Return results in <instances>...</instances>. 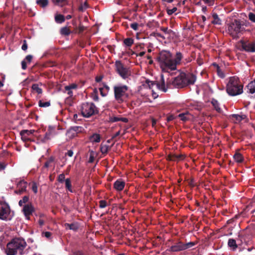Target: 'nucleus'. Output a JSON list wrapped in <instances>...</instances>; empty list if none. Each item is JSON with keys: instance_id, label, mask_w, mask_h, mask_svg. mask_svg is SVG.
Here are the masks:
<instances>
[{"instance_id": "f257e3e1", "label": "nucleus", "mask_w": 255, "mask_h": 255, "mask_svg": "<svg viewBox=\"0 0 255 255\" xmlns=\"http://www.w3.org/2000/svg\"><path fill=\"white\" fill-rule=\"evenodd\" d=\"M27 246L25 241L21 238H15L11 240L7 245L5 253L7 255H22Z\"/></svg>"}, {"instance_id": "f03ea898", "label": "nucleus", "mask_w": 255, "mask_h": 255, "mask_svg": "<svg viewBox=\"0 0 255 255\" xmlns=\"http://www.w3.org/2000/svg\"><path fill=\"white\" fill-rule=\"evenodd\" d=\"M196 80V76L192 73L181 72L172 81L176 88H181L188 85H193Z\"/></svg>"}, {"instance_id": "7ed1b4c3", "label": "nucleus", "mask_w": 255, "mask_h": 255, "mask_svg": "<svg viewBox=\"0 0 255 255\" xmlns=\"http://www.w3.org/2000/svg\"><path fill=\"white\" fill-rule=\"evenodd\" d=\"M156 60L162 71H172V67L173 66L172 54L169 51L162 50L160 52L157 56Z\"/></svg>"}, {"instance_id": "20e7f679", "label": "nucleus", "mask_w": 255, "mask_h": 255, "mask_svg": "<svg viewBox=\"0 0 255 255\" xmlns=\"http://www.w3.org/2000/svg\"><path fill=\"white\" fill-rule=\"evenodd\" d=\"M243 88L238 77H231L227 85V92L230 95L234 96L242 94Z\"/></svg>"}, {"instance_id": "39448f33", "label": "nucleus", "mask_w": 255, "mask_h": 255, "mask_svg": "<svg viewBox=\"0 0 255 255\" xmlns=\"http://www.w3.org/2000/svg\"><path fill=\"white\" fill-rule=\"evenodd\" d=\"M244 22L240 19H232L228 24L227 29L229 34L234 38L239 37L238 35L245 30Z\"/></svg>"}, {"instance_id": "423d86ee", "label": "nucleus", "mask_w": 255, "mask_h": 255, "mask_svg": "<svg viewBox=\"0 0 255 255\" xmlns=\"http://www.w3.org/2000/svg\"><path fill=\"white\" fill-rule=\"evenodd\" d=\"M128 87L127 85H118L114 87L115 98L119 103H123L128 97L127 93Z\"/></svg>"}, {"instance_id": "0eeeda50", "label": "nucleus", "mask_w": 255, "mask_h": 255, "mask_svg": "<svg viewBox=\"0 0 255 255\" xmlns=\"http://www.w3.org/2000/svg\"><path fill=\"white\" fill-rule=\"evenodd\" d=\"M81 113L83 117L89 118L98 113V108L94 104L85 103L81 106Z\"/></svg>"}, {"instance_id": "6e6552de", "label": "nucleus", "mask_w": 255, "mask_h": 255, "mask_svg": "<svg viewBox=\"0 0 255 255\" xmlns=\"http://www.w3.org/2000/svg\"><path fill=\"white\" fill-rule=\"evenodd\" d=\"M116 71L124 79L128 78L131 75V72L128 67L126 66L121 61L115 62Z\"/></svg>"}, {"instance_id": "1a4fd4ad", "label": "nucleus", "mask_w": 255, "mask_h": 255, "mask_svg": "<svg viewBox=\"0 0 255 255\" xmlns=\"http://www.w3.org/2000/svg\"><path fill=\"white\" fill-rule=\"evenodd\" d=\"M146 82L150 89H152L154 86H155L158 89L161 91L166 92L167 91L168 86H165L164 76L162 74L161 75L159 81H151L147 80Z\"/></svg>"}, {"instance_id": "9d476101", "label": "nucleus", "mask_w": 255, "mask_h": 255, "mask_svg": "<svg viewBox=\"0 0 255 255\" xmlns=\"http://www.w3.org/2000/svg\"><path fill=\"white\" fill-rule=\"evenodd\" d=\"M10 210L8 205L5 203H0V219L2 220H10Z\"/></svg>"}, {"instance_id": "9b49d317", "label": "nucleus", "mask_w": 255, "mask_h": 255, "mask_svg": "<svg viewBox=\"0 0 255 255\" xmlns=\"http://www.w3.org/2000/svg\"><path fill=\"white\" fill-rule=\"evenodd\" d=\"M242 50L248 52H255V40L240 41Z\"/></svg>"}, {"instance_id": "f8f14e48", "label": "nucleus", "mask_w": 255, "mask_h": 255, "mask_svg": "<svg viewBox=\"0 0 255 255\" xmlns=\"http://www.w3.org/2000/svg\"><path fill=\"white\" fill-rule=\"evenodd\" d=\"M22 211L24 215L25 218L30 219V216L35 211V209L31 203L25 204L22 208Z\"/></svg>"}, {"instance_id": "ddd939ff", "label": "nucleus", "mask_w": 255, "mask_h": 255, "mask_svg": "<svg viewBox=\"0 0 255 255\" xmlns=\"http://www.w3.org/2000/svg\"><path fill=\"white\" fill-rule=\"evenodd\" d=\"M183 57V55L180 52H176L175 58L174 59L172 57V61L173 64V66L172 67V71L176 69L177 65H179L181 63V61Z\"/></svg>"}, {"instance_id": "4468645a", "label": "nucleus", "mask_w": 255, "mask_h": 255, "mask_svg": "<svg viewBox=\"0 0 255 255\" xmlns=\"http://www.w3.org/2000/svg\"><path fill=\"white\" fill-rule=\"evenodd\" d=\"M52 130H54V128H51V127H49L47 131L45 133L44 136H40L38 137V140L40 141V142L42 143H46L49 140H50L52 137Z\"/></svg>"}, {"instance_id": "2eb2a0df", "label": "nucleus", "mask_w": 255, "mask_h": 255, "mask_svg": "<svg viewBox=\"0 0 255 255\" xmlns=\"http://www.w3.org/2000/svg\"><path fill=\"white\" fill-rule=\"evenodd\" d=\"M184 250L183 243L181 242L175 243L168 249V251L170 252H178Z\"/></svg>"}, {"instance_id": "dca6fc26", "label": "nucleus", "mask_w": 255, "mask_h": 255, "mask_svg": "<svg viewBox=\"0 0 255 255\" xmlns=\"http://www.w3.org/2000/svg\"><path fill=\"white\" fill-rule=\"evenodd\" d=\"M34 132V130H22L20 132L22 140L24 141H29L30 138L28 136L33 134Z\"/></svg>"}, {"instance_id": "f3484780", "label": "nucleus", "mask_w": 255, "mask_h": 255, "mask_svg": "<svg viewBox=\"0 0 255 255\" xmlns=\"http://www.w3.org/2000/svg\"><path fill=\"white\" fill-rule=\"evenodd\" d=\"M125 186V182L122 179L117 180L114 183V188L118 191H122Z\"/></svg>"}, {"instance_id": "a211bd4d", "label": "nucleus", "mask_w": 255, "mask_h": 255, "mask_svg": "<svg viewBox=\"0 0 255 255\" xmlns=\"http://www.w3.org/2000/svg\"><path fill=\"white\" fill-rule=\"evenodd\" d=\"M247 118L246 115L244 114L238 115L233 114L230 116V119L235 123H239L242 120Z\"/></svg>"}, {"instance_id": "6ab92c4d", "label": "nucleus", "mask_w": 255, "mask_h": 255, "mask_svg": "<svg viewBox=\"0 0 255 255\" xmlns=\"http://www.w3.org/2000/svg\"><path fill=\"white\" fill-rule=\"evenodd\" d=\"M84 130V128L82 127L79 126H75V127H71L69 129L67 130V134H70L72 132H76L77 134L78 133L82 132Z\"/></svg>"}, {"instance_id": "aec40b11", "label": "nucleus", "mask_w": 255, "mask_h": 255, "mask_svg": "<svg viewBox=\"0 0 255 255\" xmlns=\"http://www.w3.org/2000/svg\"><path fill=\"white\" fill-rule=\"evenodd\" d=\"M51 2L54 5L63 7L69 3L68 0H51Z\"/></svg>"}, {"instance_id": "412c9836", "label": "nucleus", "mask_w": 255, "mask_h": 255, "mask_svg": "<svg viewBox=\"0 0 255 255\" xmlns=\"http://www.w3.org/2000/svg\"><path fill=\"white\" fill-rule=\"evenodd\" d=\"M64 226L66 229H69L74 231H77L79 228V224L77 222L72 224L65 223Z\"/></svg>"}, {"instance_id": "4be33fe9", "label": "nucleus", "mask_w": 255, "mask_h": 255, "mask_svg": "<svg viewBox=\"0 0 255 255\" xmlns=\"http://www.w3.org/2000/svg\"><path fill=\"white\" fill-rule=\"evenodd\" d=\"M178 117L181 120L185 122L190 119L191 116L188 113V112H185L179 114Z\"/></svg>"}, {"instance_id": "5701e85b", "label": "nucleus", "mask_w": 255, "mask_h": 255, "mask_svg": "<svg viewBox=\"0 0 255 255\" xmlns=\"http://www.w3.org/2000/svg\"><path fill=\"white\" fill-rule=\"evenodd\" d=\"M27 182L24 180H20L17 184V188L18 189H21V190L24 191V192L26 191L27 188Z\"/></svg>"}, {"instance_id": "b1692460", "label": "nucleus", "mask_w": 255, "mask_h": 255, "mask_svg": "<svg viewBox=\"0 0 255 255\" xmlns=\"http://www.w3.org/2000/svg\"><path fill=\"white\" fill-rule=\"evenodd\" d=\"M233 158L235 161L238 163H242L244 161V157L242 154L238 152H236L234 154Z\"/></svg>"}, {"instance_id": "393cba45", "label": "nucleus", "mask_w": 255, "mask_h": 255, "mask_svg": "<svg viewBox=\"0 0 255 255\" xmlns=\"http://www.w3.org/2000/svg\"><path fill=\"white\" fill-rule=\"evenodd\" d=\"M213 20L212 21V23L217 25H221L222 20L219 17L218 15L216 13H214L212 15Z\"/></svg>"}, {"instance_id": "a878e982", "label": "nucleus", "mask_w": 255, "mask_h": 255, "mask_svg": "<svg viewBox=\"0 0 255 255\" xmlns=\"http://www.w3.org/2000/svg\"><path fill=\"white\" fill-rule=\"evenodd\" d=\"M55 20L57 23H62L65 21V17L61 14H56L55 15Z\"/></svg>"}, {"instance_id": "bb28decb", "label": "nucleus", "mask_w": 255, "mask_h": 255, "mask_svg": "<svg viewBox=\"0 0 255 255\" xmlns=\"http://www.w3.org/2000/svg\"><path fill=\"white\" fill-rule=\"evenodd\" d=\"M228 245L229 247L232 249L233 251H235L238 248V246L236 244V241L233 239H230L228 240Z\"/></svg>"}, {"instance_id": "cd10ccee", "label": "nucleus", "mask_w": 255, "mask_h": 255, "mask_svg": "<svg viewBox=\"0 0 255 255\" xmlns=\"http://www.w3.org/2000/svg\"><path fill=\"white\" fill-rule=\"evenodd\" d=\"M124 44L127 47H130L134 43V39L132 38L129 37L124 39Z\"/></svg>"}, {"instance_id": "c85d7f7f", "label": "nucleus", "mask_w": 255, "mask_h": 255, "mask_svg": "<svg viewBox=\"0 0 255 255\" xmlns=\"http://www.w3.org/2000/svg\"><path fill=\"white\" fill-rule=\"evenodd\" d=\"M90 140L92 142H99L101 140V136L99 134L94 133L90 137Z\"/></svg>"}, {"instance_id": "c756f323", "label": "nucleus", "mask_w": 255, "mask_h": 255, "mask_svg": "<svg viewBox=\"0 0 255 255\" xmlns=\"http://www.w3.org/2000/svg\"><path fill=\"white\" fill-rule=\"evenodd\" d=\"M114 145V143L112 144V145L111 146H109V145H101V148H100V150H101V152H102V153L103 154H106L108 151L111 149L112 146H113Z\"/></svg>"}, {"instance_id": "7c9ffc66", "label": "nucleus", "mask_w": 255, "mask_h": 255, "mask_svg": "<svg viewBox=\"0 0 255 255\" xmlns=\"http://www.w3.org/2000/svg\"><path fill=\"white\" fill-rule=\"evenodd\" d=\"M248 89L251 94L255 93V80L250 82L247 86Z\"/></svg>"}, {"instance_id": "2f4dec72", "label": "nucleus", "mask_w": 255, "mask_h": 255, "mask_svg": "<svg viewBox=\"0 0 255 255\" xmlns=\"http://www.w3.org/2000/svg\"><path fill=\"white\" fill-rule=\"evenodd\" d=\"M36 3L42 8L46 7L49 3L48 0H37Z\"/></svg>"}, {"instance_id": "473e14b6", "label": "nucleus", "mask_w": 255, "mask_h": 255, "mask_svg": "<svg viewBox=\"0 0 255 255\" xmlns=\"http://www.w3.org/2000/svg\"><path fill=\"white\" fill-rule=\"evenodd\" d=\"M29 200V197L28 196H24L22 199L20 200L18 202V205L19 206L22 207L24 205V204L28 203Z\"/></svg>"}, {"instance_id": "72a5a7b5", "label": "nucleus", "mask_w": 255, "mask_h": 255, "mask_svg": "<svg viewBox=\"0 0 255 255\" xmlns=\"http://www.w3.org/2000/svg\"><path fill=\"white\" fill-rule=\"evenodd\" d=\"M71 33L70 30L66 26L60 29V34L62 35L68 36Z\"/></svg>"}, {"instance_id": "f704fd0d", "label": "nucleus", "mask_w": 255, "mask_h": 255, "mask_svg": "<svg viewBox=\"0 0 255 255\" xmlns=\"http://www.w3.org/2000/svg\"><path fill=\"white\" fill-rule=\"evenodd\" d=\"M65 187L70 192L72 193L73 190L72 188L71 182L70 178H67L65 180Z\"/></svg>"}, {"instance_id": "c9c22d12", "label": "nucleus", "mask_w": 255, "mask_h": 255, "mask_svg": "<svg viewBox=\"0 0 255 255\" xmlns=\"http://www.w3.org/2000/svg\"><path fill=\"white\" fill-rule=\"evenodd\" d=\"M211 103L214 107V109L219 113L221 112V109L219 107V104L218 101L215 99H213Z\"/></svg>"}, {"instance_id": "e433bc0d", "label": "nucleus", "mask_w": 255, "mask_h": 255, "mask_svg": "<svg viewBox=\"0 0 255 255\" xmlns=\"http://www.w3.org/2000/svg\"><path fill=\"white\" fill-rule=\"evenodd\" d=\"M33 91H35L36 93H37L38 94H42V90L41 88H39L38 86V85L37 84H34L32 85L31 87Z\"/></svg>"}, {"instance_id": "4c0bfd02", "label": "nucleus", "mask_w": 255, "mask_h": 255, "mask_svg": "<svg viewBox=\"0 0 255 255\" xmlns=\"http://www.w3.org/2000/svg\"><path fill=\"white\" fill-rule=\"evenodd\" d=\"M91 98L95 101H98L99 97L98 94V91L96 89H95L91 94Z\"/></svg>"}, {"instance_id": "58836bf2", "label": "nucleus", "mask_w": 255, "mask_h": 255, "mask_svg": "<svg viewBox=\"0 0 255 255\" xmlns=\"http://www.w3.org/2000/svg\"><path fill=\"white\" fill-rule=\"evenodd\" d=\"M54 160V158L53 156H51L44 163L43 168H48L49 167L50 164L52 163Z\"/></svg>"}, {"instance_id": "ea45409f", "label": "nucleus", "mask_w": 255, "mask_h": 255, "mask_svg": "<svg viewBox=\"0 0 255 255\" xmlns=\"http://www.w3.org/2000/svg\"><path fill=\"white\" fill-rule=\"evenodd\" d=\"M196 245L195 242H190L186 244H183L184 250L191 248Z\"/></svg>"}, {"instance_id": "a19ab883", "label": "nucleus", "mask_w": 255, "mask_h": 255, "mask_svg": "<svg viewBox=\"0 0 255 255\" xmlns=\"http://www.w3.org/2000/svg\"><path fill=\"white\" fill-rule=\"evenodd\" d=\"M50 105V102H43L42 101L40 100L38 102V106L40 107H48Z\"/></svg>"}, {"instance_id": "79ce46f5", "label": "nucleus", "mask_w": 255, "mask_h": 255, "mask_svg": "<svg viewBox=\"0 0 255 255\" xmlns=\"http://www.w3.org/2000/svg\"><path fill=\"white\" fill-rule=\"evenodd\" d=\"M77 85L75 83L71 84L68 86H66L65 87V90H69L72 89H76L77 88Z\"/></svg>"}, {"instance_id": "37998d69", "label": "nucleus", "mask_w": 255, "mask_h": 255, "mask_svg": "<svg viewBox=\"0 0 255 255\" xmlns=\"http://www.w3.org/2000/svg\"><path fill=\"white\" fill-rule=\"evenodd\" d=\"M72 255H85V253L82 250H75L72 252Z\"/></svg>"}, {"instance_id": "c03bdc74", "label": "nucleus", "mask_w": 255, "mask_h": 255, "mask_svg": "<svg viewBox=\"0 0 255 255\" xmlns=\"http://www.w3.org/2000/svg\"><path fill=\"white\" fill-rule=\"evenodd\" d=\"M107 202L106 200H102L99 201V207L100 208H104L107 206Z\"/></svg>"}, {"instance_id": "a18cd8bd", "label": "nucleus", "mask_w": 255, "mask_h": 255, "mask_svg": "<svg viewBox=\"0 0 255 255\" xmlns=\"http://www.w3.org/2000/svg\"><path fill=\"white\" fill-rule=\"evenodd\" d=\"M208 6H212L214 4L215 0H201Z\"/></svg>"}, {"instance_id": "49530a36", "label": "nucleus", "mask_w": 255, "mask_h": 255, "mask_svg": "<svg viewBox=\"0 0 255 255\" xmlns=\"http://www.w3.org/2000/svg\"><path fill=\"white\" fill-rule=\"evenodd\" d=\"M215 65H216L217 67V71L218 75H219V76L222 78H224V77H225L224 74L223 73V72L221 71L219 66L217 64H215Z\"/></svg>"}, {"instance_id": "de8ad7c7", "label": "nucleus", "mask_w": 255, "mask_h": 255, "mask_svg": "<svg viewBox=\"0 0 255 255\" xmlns=\"http://www.w3.org/2000/svg\"><path fill=\"white\" fill-rule=\"evenodd\" d=\"M95 159L94 152L93 151L90 152V157L88 160L89 163H93Z\"/></svg>"}, {"instance_id": "09e8293b", "label": "nucleus", "mask_w": 255, "mask_h": 255, "mask_svg": "<svg viewBox=\"0 0 255 255\" xmlns=\"http://www.w3.org/2000/svg\"><path fill=\"white\" fill-rule=\"evenodd\" d=\"M120 121V118L117 117H110L109 118V122L111 123H115Z\"/></svg>"}, {"instance_id": "8fccbe9b", "label": "nucleus", "mask_w": 255, "mask_h": 255, "mask_svg": "<svg viewBox=\"0 0 255 255\" xmlns=\"http://www.w3.org/2000/svg\"><path fill=\"white\" fill-rule=\"evenodd\" d=\"M177 8L176 7H174L172 9H167L166 11H167V14L169 15H171L173 13L176 12L177 11Z\"/></svg>"}, {"instance_id": "3c124183", "label": "nucleus", "mask_w": 255, "mask_h": 255, "mask_svg": "<svg viewBox=\"0 0 255 255\" xmlns=\"http://www.w3.org/2000/svg\"><path fill=\"white\" fill-rule=\"evenodd\" d=\"M57 180L60 183H63L64 181V180H65L64 174V173L60 174L58 176Z\"/></svg>"}, {"instance_id": "603ef678", "label": "nucleus", "mask_w": 255, "mask_h": 255, "mask_svg": "<svg viewBox=\"0 0 255 255\" xmlns=\"http://www.w3.org/2000/svg\"><path fill=\"white\" fill-rule=\"evenodd\" d=\"M249 19L253 22H255V14L253 12L249 13Z\"/></svg>"}, {"instance_id": "864d4df0", "label": "nucleus", "mask_w": 255, "mask_h": 255, "mask_svg": "<svg viewBox=\"0 0 255 255\" xmlns=\"http://www.w3.org/2000/svg\"><path fill=\"white\" fill-rule=\"evenodd\" d=\"M85 29V27L82 25L80 24L78 28H77V30H78L77 32L78 33H81L83 32Z\"/></svg>"}, {"instance_id": "5fc2aeb1", "label": "nucleus", "mask_w": 255, "mask_h": 255, "mask_svg": "<svg viewBox=\"0 0 255 255\" xmlns=\"http://www.w3.org/2000/svg\"><path fill=\"white\" fill-rule=\"evenodd\" d=\"M99 91L100 92V94L102 96L105 97L107 95L108 92H107L104 89V88L101 87L99 88Z\"/></svg>"}, {"instance_id": "6e6d98bb", "label": "nucleus", "mask_w": 255, "mask_h": 255, "mask_svg": "<svg viewBox=\"0 0 255 255\" xmlns=\"http://www.w3.org/2000/svg\"><path fill=\"white\" fill-rule=\"evenodd\" d=\"M130 27L133 30L136 31L138 28V24L136 22L132 23L130 24Z\"/></svg>"}, {"instance_id": "4d7b16f0", "label": "nucleus", "mask_w": 255, "mask_h": 255, "mask_svg": "<svg viewBox=\"0 0 255 255\" xmlns=\"http://www.w3.org/2000/svg\"><path fill=\"white\" fill-rule=\"evenodd\" d=\"M27 47H28V46H27V41L26 40H24L23 41V44L21 46V49L23 51H26L27 49Z\"/></svg>"}, {"instance_id": "13d9d810", "label": "nucleus", "mask_w": 255, "mask_h": 255, "mask_svg": "<svg viewBox=\"0 0 255 255\" xmlns=\"http://www.w3.org/2000/svg\"><path fill=\"white\" fill-rule=\"evenodd\" d=\"M32 190L35 194L37 193V186L35 182L32 183Z\"/></svg>"}, {"instance_id": "bf43d9fd", "label": "nucleus", "mask_w": 255, "mask_h": 255, "mask_svg": "<svg viewBox=\"0 0 255 255\" xmlns=\"http://www.w3.org/2000/svg\"><path fill=\"white\" fill-rule=\"evenodd\" d=\"M32 56L31 55H27L24 60L25 61L26 60L29 63H30L32 60Z\"/></svg>"}, {"instance_id": "052dcab7", "label": "nucleus", "mask_w": 255, "mask_h": 255, "mask_svg": "<svg viewBox=\"0 0 255 255\" xmlns=\"http://www.w3.org/2000/svg\"><path fill=\"white\" fill-rule=\"evenodd\" d=\"M144 48L143 47V44H142V43H140L139 44H137L135 48H134V49L135 50H137L138 49H143Z\"/></svg>"}, {"instance_id": "680f3d73", "label": "nucleus", "mask_w": 255, "mask_h": 255, "mask_svg": "<svg viewBox=\"0 0 255 255\" xmlns=\"http://www.w3.org/2000/svg\"><path fill=\"white\" fill-rule=\"evenodd\" d=\"M21 67L23 70H25L27 68L26 62L25 60H23L21 62Z\"/></svg>"}, {"instance_id": "e2e57ef3", "label": "nucleus", "mask_w": 255, "mask_h": 255, "mask_svg": "<svg viewBox=\"0 0 255 255\" xmlns=\"http://www.w3.org/2000/svg\"><path fill=\"white\" fill-rule=\"evenodd\" d=\"M42 234L47 238H50L51 236V233L49 232H43Z\"/></svg>"}, {"instance_id": "0e129e2a", "label": "nucleus", "mask_w": 255, "mask_h": 255, "mask_svg": "<svg viewBox=\"0 0 255 255\" xmlns=\"http://www.w3.org/2000/svg\"><path fill=\"white\" fill-rule=\"evenodd\" d=\"M73 155V151L72 150H69L67 151V152L65 153V155H67L69 157H72Z\"/></svg>"}, {"instance_id": "69168bd1", "label": "nucleus", "mask_w": 255, "mask_h": 255, "mask_svg": "<svg viewBox=\"0 0 255 255\" xmlns=\"http://www.w3.org/2000/svg\"><path fill=\"white\" fill-rule=\"evenodd\" d=\"M174 119H175V117L173 115H171L167 117V122H169L172 121Z\"/></svg>"}, {"instance_id": "338daca9", "label": "nucleus", "mask_w": 255, "mask_h": 255, "mask_svg": "<svg viewBox=\"0 0 255 255\" xmlns=\"http://www.w3.org/2000/svg\"><path fill=\"white\" fill-rule=\"evenodd\" d=\"M25 192L24 191L21 190V189H18L14 191V193L16 194L20 195L23 193Z\"/></svg>"}, {"instance_id": "774afa93", "label": "nucleus", "mask_w": 255, "mask_h": 255, "mask_svg": "<svg viewBox=\"0 0 255 255\" xmlns=\"http://www.w3.org/2000/svg\"><path fill=\"white\" fill-rule=\"evenodd\" d=\"M6 164L2 162H0V171L4 169Z\"/></svg>"}]
</instances>
